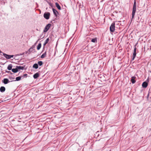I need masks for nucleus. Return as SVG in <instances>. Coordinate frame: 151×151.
Listing matches in <instances>:
<instances>
[{
	"instance_id": "nucleus-9",
	"label": "nucleus",
	"mask_w": 151,
	"mask_h": 151,
	"mask_svg": "<svg viewBox=\"0 0 151 151\" xmlns=\"http://www.w3.org/2000/svg\"><path fill=\"white\" fill-rule=\"evenodd\" d=\"M34 51V52H35V51L34 49H32V48H30L28 51L26 52V53L27 54H29L30 52H32L33 51Z\"/></svg>"
},
{
	"instance_id": "nucleus-25",
	"label": "nucleus",
	"mask_w": 151,
	"mask_h": 151,
	"mask_svg": "<svg viewBox=\"0 0 151 151\" xmlns=\"http://www.w3.org/2000/svg\"><path fill=\"white\" fill-rule=\"evenodd\" d=\"M27 74H24L22 76H21L22 77V78H24L25 77H26L27 76Z\"/></svg>"
},
{
	"instance_id": "nucleus-14",
	"label": "nucleus",
	"mask_w": 151,
	"mask_h": 151,
	"mask_svg": "<svg viewBox=\"0 0 151 151\" xmlns=\"http://www.w3.org/2000/svg\"><path fill=\"white\" fill-rule=\"evenodd\" d=\"M16 67L17 69V70H23L24 68V67L23 66H16Z\"/></svg>"
},
{
	"instance_id": "nucleus-28",
	"label": "nucleus",
	"mask_w": 151,
	"mask_h": 151,
	"mask_svg": "<svg viewBox=\"0 0 151 151\" xmlns=\"http://www.w3.org/2000/svg\"><path fill=\"white\" fill-rule=\"evenodd\" d=\"M3 53H4L0 50V53H1V55H3Z\"/></svg>"
},
{
	"instance_id": "nucleus-11",
	"label": "nucleus",
	"mask_w": 151,
	"mask_h": 151,
	"mask_svg": "<svg viewBox=\"0 0 151 151\" xmlns=\"http://www.w3.org/2000/svg\"><path fill=\"white\" fill-rule=\"evenodd\" d=\"M9 82L10 81L7 78H4V80L3 83L4 84H6Z\"/></svg>"
},
{
	"instance_id": "nucleus-10",
	"label": "nucleus",
	"mask_w": 151,
	"mask_h": 151,
	"mask_svg": "<svg viewBox=\"0 0 151 151\" xmlns=\"http://www.w3.org/2000/svg\"><path fill=\"white\" fill-rule=\"evenodd\" d=\"M39 74L38 73H37L34 75L33 76V78L35 79H37L39 77Z\"/></svg>"
},
{
	"instance_id": "nucleus-23",
	"label": "nucleus",
	"mask_w": 151,
	"mask_h": 151,
	"mask_svg": "<svg viewBox=\"0 0 151 151\" xmlns=\"http://www.w3.org/2000/svg\"><path fill=\"white\" fill-rule=\"evenodd\" d=\"M38 64L40 66H41L43 64V62L42 61H39L38 62Z\"/></svg>"
},
{
	"instance_id": "nucleus-1",
	"label": "nucleus",
	"mask_w": 151,
	"mask_h": 151,
	"mask_svg": "<svg viewBox=\"0 0 151 151\" xmlns=\"http://www.w3.org/2000/svg\"><path fill=\"white\" fill-rule=\"evenodd\" d=\"M137 3L135 0H134L133 6L132 8V20L134 18L136 10Z\"/></svg>"
},
{
	"instance_id": "nucleus-8",
	"label": "nucleus",
	"mask_w": 151,
	"mask_h": 151,
	"mask_svg": "<svg viewBox=\"0 0 151 151\" xmlns=\"http://www.w3.org/2000/svg\"><path fill=\"white\" fill-rule=\"evenodd\" d=\"M53 12L54 14L56 16H57L58 14V11L55 9L52 8V9Z\"/></svg>"
},
{
	"instance_id": "nucleus-2",
	"label": "nucleus",
	"mask_w": 151,
	"mask_h": 151,
	"mask_svg": "<svg viewBox=\"0 0 151 151\" xmlns=\"http://www.w3.org/2000/svg\"><path fill=\"white\" fill-rule=\"evenodd\" d=\"M50 16V13L48 12H45L43 15L44 17L46 19H49Z\"/></svg>"
},
{
	"instance_id": "nucleus-22",
	"label": "nucleus",
	"mask_w": 151,
	"mask_h": 151,
	"mask_svg": "<svg viewBox=\"0 0 151 151\" xmlns=\"http://www.w3.org/2000/svg\"><path fill=\"white\" fill-rule=\"evenodd\" d=\"M21 78H22V77H21V76L17 77L16 78V80L15 81H19L21 80Z\"/></svg>"
},
{
	"instance_id": "nucleus-12",
	"label": "nucleus",
	"mask_w": 151,
	"mask_h": 151,
	"mask_svg": "<svg viewBox=\"0 0 151 151\" xmlns=\"http://www.w3.org/2000/svg\"><path fill=\"white\" fill-rule=\"evenodd\" d=\"M3 55L7 59H9V55H8L4 53H3Z\"/></svg>"
},
{
	"instance_id": "nucleus-4",
	"label": "nucleus",
	"mask_w": 151,
	"mask_h": 151,
	"mask_svg": "<svg viewBox=\"0 0 151 151\" xmlns=\"http://www.w3.org/2000/svg\"><path fill=\"white\" fill-rule=\"evenodd\" d=\"M137 48L135 45L134 46V52L133 54V57L132 59V60H134L136 55Z\"/></svg>"
},
{
	"instance_id": "nucleus-7",
	"label": "nucleus",
	"mask_w": 151,
	"mask_h": 151,
	"mask_svg": "<svg viewBox=\"0 0 151 151\" xmlns=\"http://www.w3.org/2000/svg\"><path fill=\"white\" fill-rule=\"evenodd\" d=\"M136 78V77L135 76H132L131 78V81L132 82V83H134L136 82V81L135 80V79Z\"/></svg>"
},
{
	"instance_id": "nucleus-19",
	"label": "nucleus",
	"mask_w": 151,
	"mask_h": 151,
	"mask_svg": "<svg viewBox=\"0 0 151 151\" xmlns=\"http://www.w3.org/2000/svg\"><path fill=\"white\" fill-rule=\"evenodd\" d=\"M46 55V52H45L41 56V58H44L45 57Z\"/></svg>"
},
{
	"instance_id": "nucleus-5",
	"label": "nucleus",
	"mask_w": 151,
	"mask_h": 151,
	"mask_svg": "<svg viewBox=\"0 0 151 151\" xmlns=\"http://www.w3.org/2000/svg\"><path fill=\"white\" fill-rule=\"evenodd\" d=\"M51 26V24H47L45 26V28L43 30L44 32H46L49 29Z\"/></svg>"
},
{
	"instance_id": "nucleus-16",
	"label": "nucleus",
	"mask_w": 151,
	"mask_h": 151,
	"mask_svg": "<svg viewBox=\"0 0 151 151\" xmlns=\"http://www.w3.org/2000/svg\"><path fill=\"white\" fill-rule=\"evenodd\" d=\"M12 65L11 64H9L8 65L7 67V69L9 70H12Z\"/></svg>"
},
{
	"instance_id": "nucleus-26",
	"label": "nucleus",
	"mask_w": 151,
	"mask_h": 151,
	"mask_svg": "<svg viewBox=\"0 0 151 151\" xmlns=\"http://www.w3.org/2000/svg\"><path fill=\"white\" fill-rule=\"evenodd\" d=\"M14 56L13 55H9V58H13Z\"/></svg>"
},
{
	"instance_id": "nucleus-30",
	"label": "nucleus",
	"mask_w": 151,
	"mask_h": 151,
	"mask_svg": "<svg viewBox=\"0 0 151 151\" xmlns=\"http://www.w3.org/2000/svg\"><path fill=\"white\" fill-rule=\"evenodd\" d=\"M34 48V46H32L31 47V48H32V49H33V48Z\"/></svg>"
},
{
	"instance_id": "nucleus-15",
	"label": "nucleus",
	"mask_w": 151,
	"mask_h": 151,
	"mask_svg": "<svg viewBox=\"0 0 151 151\" xmlns=\"http://www.w3.org/2000/svg\"><path fill=\"white\" fill-rule=\"evenodd\" d=\"M55 4L56 7L59 10H61V7L60 6L59 4H58V3L56 2L55 3Z\"/></svg>"
},
{
	"instance_id": "nucleus-21",
	"label": "nucleus",
	"mask_w": 151,
	"mask_h": 151,
	"mask_svg": "<svg viewBox=\"0 0 151 151\" xmlns=\"http://www.w3.org/2000/svg\"><path fill=\"white\" fill-rule=\"evenodd\" d=\"M49 41V38H47L44 42V45H45Z\"/></svg>"
},
{
	"instance_id": "nucleus-20",
	"label": "nucleus",
	"mask_w": 151,
	"mask_h": 151,
	"mask_svg": "<svg viewBox=\"0 0 151 151\" xmlns=\"http://www.w3.org/2000/svg\"><path fill=\"white\" fill-rule=\"evenodd\" d=\"M41 43H40L38 44V45L37 46V50H39L41 47Z\"/></svg>"
},
{
	"instance_id": "nucleus-27",
	"label": "nucleus",
	"mask_w": 151,
	"mask_h": 151,
	"mask_svg": "<svg viewBox=\"0 0 151 151\" xmlns=\"http://www.w3.org/2000/svg\"><path fill=\"white\" fill-rule=\"evenodd\" d=\"M3 53H4L0 50V53H1V55H3Z\"/></svg>"
},
{
	"instance_id": "nucleus-18",
	"label": "nucleus",
	"mask_w": 151,
	"mask_h": 151,
	"mask_svg": "<svg viewBox=\"0 0 151 151\" xmlns=\"http://www.w3.org/2000/svg\"><path fill=\"white\" fill-rule=\"evenodd\" d=\"M12 71L14 73H16L18 71V70H17V69L16 67V68H13L12 69Z\"/></svg>"
},
{
	"instance_id": "nucleus-6",
	"label": "nucleus",
	"mask_w": 151,
	"mask_h": 151,
	"mask_svg": "<svg viewBox=\"0 0 151 151\" xmlns=\"http://www.w3.org/2000/svg\"><path fill=\"white\" fill-rule=\"evenodd\" d=\"M148 85V83L146 81H145L143 83L142 86L143 87L146 88Z\"/></svg>"
},
{
	"instance_id": "nucleus-3",
	"label": "nucleus",
	"mask_w": 151,
	"mask_h": 151,
	"mask_svg": "<svg viewBox=\"0 0 151 151\" xmlns=\"http://www.w3.org/2000/svg\"><path fill=\"white\" fill-rule=\"evenodd\" d=\"M115 24L114 23H112L110 27V31L112 32H113L115 30Z\"/></svg>"
},
{
	"instance_id": "nucleus-24",
	"label": "nucleus",
	"mask_w": 151,
	"mask_h": 151,
	"mask_svg": "<svg viewBox=\"0 0 151 151\" xmlns=\"http://www.w3.org/2000/svg\"><path fill=\"white\" fill-rule=\"evenodd\" d=\"M91 41L93 42H95L96 41V38L93 39Z\"/></svg>"
},
{
	"instance_id": "nucleus-17",
	"label": "nucleus",
	"mask_w": 151,
	"mask_h": 151,
	"mask_svg": "<svg viewBox=\"0 0 151 151\" xmlns=\"http://www.w3.org/2000/svg\"><path fill=\"white\" fill-rule=\"evenodd\" d=\"M38 64L37 63H35L34 64L33 66V68H35L36 69L38 68Z\"/></svg>"
},
{
	"instance_id": "nucleus-29",
	"label": "nucleus",
	"mask_w": 151,
	"mask_h": 151,
	"mask_svg": "<svg viewBox=\"0 0 151 151\" xmlns=\"http://www.w3.org/2000/svg\"><path fill=\"white\" fill-rule=\"evenodd\" d=\"M6 72L8 73H10V71H6Z\"/></svg>"
},
{
	"instance_id": "nucleus-13",
	"label": "nucleus",
	"mask_w": 151,
	"mask_h": 151,
	"mask_svg": "<svg viewBox=\"0 0 151 151\" xmlns=\"http://www.w3.org/2000/svg\"><path fill=\"white\" fill-rule=\"evenodd\" d=\"M5 90V88L4 86H1L0 88V91L1 92H4Z\"/></svg>"
}]
</instances>
